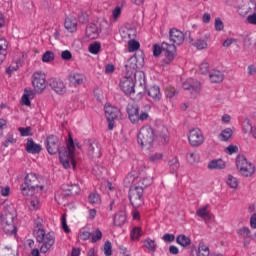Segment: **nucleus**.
I'll use <instances>...</instances> for the list:
<instances>
[{
    "instance_id": "nucleus-44",
    "label": "nucleus",
    "mask_w": 256,
    "mask_h": 256,
    "mask_svg": "<svg viewBox=\"0 0 256 256\" xmlns=\"http://www.w3.org/2000/svg\"><path fill=\"white\" fill-rule=\"evenodd\" d=\"M42 61L43 63H51V61H55V53H53V51H46L42 55Z\"/></svg>"
},
{
    "instance_id": "nucleus-38",
    "label": "nucleus",
    "mask_w": 256,
    "mask_h": 256,
    "mask_svg": "<svg viewBox=\"0 0 256 256\" xmlns=\"http://www.w3.org/2000/svg\"><path fill=\"white\" fill-rule=\"evenodd\" d=\"M233 137V129L231 128H225L221 131V133L218 136V139L220 141H229V138Z\"/></svg>"
},
{
    "instance_id": "nucleus-7",
    "label": "nucleus",
    "mask_w": 256,
    "mask_h": 256,
    "mask_svg": "<svg viewBox=\"0 0 256 256\" xmlns=\"http://www.w3.org/2000/svg\"><path fill=\"white\" fill-rule=\"evenodd\" d=\"M162 50L164 53V58L161 60L160 65L165 68L169 67L175 61V57L177 56V48L175 44H169L167 42H162Z\"/></svg>"
},
{
    "instance_id": "nucleus-14",
    "label": "nucleus",
    "mask_w": 256,
    "mask_h": 256,
    "mask_svg": "<svg viewBox=\"0 0 256 256\" xmlns=\"http://www.w3.org/2000/svg\"><path fill=\"white\" fill-rule=\"evenodd\" d=\"M135 78L136 76L127 75L120 81V89L125 95L135 93Z\"/></svg>"
},
{
    "instance_id": "nucleus-12",
    "label": "nucleus",
    "mask_w": 256,
    "mask_h": 256,
    "mask_svg": "<svg viewBox=\"0 0 256 256\" xmlns=\"http://www.w3.org/2000/svg\"><path fill=\"white\" fill-rule=\"evenodd\" d=\"M187 137L191 147H201V144L205 143V136L203 135V131L199 128L190 129Z\"/></svg>"
},
{
    "instance_id": "nucleus-40",
    "label": "nucleus",
    "mask_w": 256,
    "mask_h": 256,
    "mask_svg": "<svg viewBox=\"0 0 256 256\" xmlns=\"http://www.w3.org/2000/svg\"><path fill=\"white\" fill-rule=\"evenodd\" d=\"M226 185H228L230 189H237V187H239V179L233 175H228L226 179Z\"/></svg>"
},
{
    "instance_id": "nucleus-13",
    "label": "nucleus",
    "mask_w": 256,
    "mask_h": 256,
    "mask_svg": "<svg viewBox=\"0 0 256 256\" xmlns=\"http://www.w3.org/2000/svg\"><path fill=\"white\" fill-rule=\"evenodd\" d=\"M182 87L185 91H190L191 97L195 99L201 93V82L189 78L182 83Z\"/></svg>"
},
{
    "instance_id": "nucleus-4",
    "label": "nucleus",
    "mask_w": 256,
    "mask_h": 256,
    "mask_svg": "<svg viewBox=\"0 0 256 256\" xmlns=\"http://www.w3.org/2000/svg\"><path fill=\"white\" fill-rule=\"evenodd\" d=\"M137 143L144 151H151L155 143V130L149 125L140 128L137 134Z\"/></svg>"
},
{
    "instance_id": "nucleus-50",
    "label": "nucleus",
    "mask_w": 256,
    "mask_h": 256,
    "mask_svg": "<svg viewBox=\"0 0 256 256\" xmlns=\"http://www.w3.org/2000/svg\"><path fill=\"white\" fill-rule=\"evenodd\" d=\"M256 11V2L255 0H250L248 3V8L246 12L240 11V15H245L246 13H255Z\"/></svg>"
},
{
    "instance_id": "nucleus-8",
    "label": "nucleus",
    "mask_w": 256,
    "mask_h": 256,
    "mask_svg": "<svg viewBox=\"0 0 256 256\" xmlns=\"http://www.w3.org/2000/svg\"><path fill=\"white\" fill-rule=\"evenodd\" d=\"M236 167L242 177H251L255 173V165L243 155L236 157Z\"/></svg>"
},
{
    "instance_id": "nucleus-56",
    "label": "nucleus",
    "mask_w": 256,
    "mask_h": 256,
    "mask_svg": "<svg viewBox=\"0 0 256 256\" xmlns=\"http://www.w3.org/2000/svg\"><path fill=\"white\" fill-rule=\"evenodd\" d=\"M17 69H19V62L14 61L10 64L8 68H6V73H8V75H11V73H15Z\"/></svg>"
},
{
    "instance_id": "nucleus-17",
    "label": "nucleus",
    "mask_w": 256,
    "mask_h": 256,
    "mask_svg": "<svg viewBox=\"0 0 256 256\" xmlns=\"http://www.w3.org/2000/svg\"><path fill=\"white\" fill-rule=\"evenodd\" d=\"M46 149L50 155L59 153V138L54 135L48 136L46 139Z\"/></svg>"
},
{
    "instance_id": "nucleus-25",
    "label": "nucleus",
    "mask_w": 256,
    "mask_h": 256,
    "mask_svg": "<svg viewBox=\"0 0 256 256\" xmlns=\"http://www.w3.org/2000/svg\"><path fill=\"white\" fill-rule=\"evenodd\" d=\"M86 37L88 39H97L99 37V28L97 24H90L86 27Z\"/></svg>"
},
{
    "instance_id": "nucleus-55",
    "label": "nucleus",
    "mask_w": 256,
    "mask_h": 256,
    "mask_svg": "<svg viewBox=\"0 0 256 256\" xmlns=\"http://www.w3.org/2000/svg\"><path fill=\"white\" fill-rule=\"evenodd\" d=\"M0 195L2 197H9L11 195V187L9 185L0 186Z\"/></svg>"
},
{
    "instance_id": "nucleus-16",
    "label": "nucleus",
    "mask_w": 256,
    "mask_h": 256,
    "mask_svg": "<svg viewBox=\"0 0 256 256\" xmlns=\"http://www.w3.org/2000/svg\"><path fill=\"white\" fill-rule=\"evenodd\" d=\"M126 75H130L132 77H137V74L140 77H145V74L143 72H137V58L136 57H131L128 59L126 62Z\"/></svg>"
},
{
    "instance_id": "nucleus-47",
    "label": "nucleus",
    "mask_w": 256,
    "mask_h": 256,
    "mask_svg": "<svg viewBox=\"0 0 256 256\" xmlns=\"http://www.w3.org/2000/svg\"><path fill=\"white\" fill-rule=\"evenodd\" d=\"M121 13H123V8L116 6L112 11V21H118L119 17H121Z\"/></svg>"
},
{
    "instance_id": "nucleus-42",
    "label": "nucleus",
    "mask_w": 256,
    "mask_h": 256,
    "mask_svg": "<svg viewBox=\"0 0 256 256\" xmlns=\"http://www.w3.org/2000/svg\"><path fill=\"white\" fill-rule=\"evenodd\" d=\"M169 169L172 171V173H176L177 169H179V159L177 157H174L168 161Z\"/></svg>"
},
{
    "instance_id": "nucleus-33",
    "label": "nucleus",
    "mask_w": 256,
    "mask_h": 256,
    "mask_svg": "<svg viewBox=\"0 0 256 256\" xmlns=\"http://www.w3.org/2000/svg\"><path fill=\"white\" fill-rule=\"evenodd\" d=\"M143 245L150 253H155L157 251V242L151 238H146L143 240Z\"/></svg>"
},
{
    "instance_id": "nucleus-34",
    "label": "nucleus",
    "mask_w": 256,
    "mask_h": 256,
    "mask_svg": "<svg viewBox=\"0 0 256 256\" xmlns=\"http://www.w3.org/2000/svg\"><path fill=\"white\" fill-rule=\"evenodd\" d=\"M125 221H127V215H125V212H118L115 214L114 225H116V227L125 225Z\"/></svg>"
},
{
    "instance_id": "nucleus-2",
    "label": "nucleus",
    "mask_w": 256,
    "mask_h": 256,
    "mask_svg": "<svg viewBox=\"0 0 256 256\" xmlns=\"http://www.w3.org/2000/svg\"><path fill=\"white\" fill-rule=\"evenodd\" d=\"M137 181H139V177H137L136 172H130L124 179L125 185H132L129 190V199L131 205L136 209L144 203L143 186H137Z\"/></svg>"
},
{
    "instance_id": "nucleus-59",
    "label": "nucleus",
    "mask_w": 256,
    "mask_h": 256,
    "mask_svg": "<svg viewBox=\"0 0 256 256\" xmlns=\"http://www.w3.org/2000/svg\"><path fill=\"white\" fill-rule=\"evenodd\" d=\"M67 191L70 193V195H78V193L81 191V188L77 184L71 185Z\"/></svg>"
},
{
    "instance_id": "nucleus-52",
    "label": "nucleus",
    "mask_w": 256,
    "mask_h": 256,
    "mask_svg": "<svg viewBox=\"0 0 256 256\" xmlns=\"http://www.w3.org/2000/svg\"><path fill=\"white\" fill-rule=\"evenodd\" d=\"M101 51V44L100 43H93L89 45V52L92 53V55H97Z\"/></svg>"
},
{
    "instance_id": "nucleus-41",
    "label": "nucleus",
    "mask_w": 256,
    "mask_h": 256,
    "mask_svg": "<svg viewBox=\"0 0 256 256\" xmlns=\"http://www.w3.org/2000/svg\"><path fill=\"white\" fill-rule=\"evenodd\" d=\"M142 234L143 231L141 230V227H134L130 232V239L132 241H139V239H141Z\"/></svg>"
},
{
    "instance_id": "nucleus-46",
    "label": "nucleus",
    "mask_w": 256,
    "mask_h": 256,
    "mask_svg": "<svg viewBox=\"0 0 256 256\" xmlns=\"http://www.w3.org/2000/svg\"><path fill=\"white\" fill-rule=\"evenodd\" d=\"M177 93H179V92L177 91V89H175V87H173V86L166 87L165 95H166L167 99H173V97H175V95H177Z\"/></svg>"
},
{
    "instance_id": "nucleus-31",
    "label": "nucleus",
    "mask_w": 256,
    "mask_h": 256,
    "mask_svg": "<svg viewBox=\"0 0 256 256\" xmlns=\"http://www.w3.org/2000/svg\"><path fill=\"white\" fill-rule=\"evenodd\" d=\"M176 243L185 249L191 245V238L185 234H180L176 238Z\"/></svg>"
},
{
    "instance_id": "nucleus-11",
    "label": "nucleus",
    "mask_w": 256,
    "mask_h": 256,
    "mask_svg": "<svg viewBox=\"0 0 256 256\" xmlns=\"http://www.w3.org/2000/svg\"><path fill=\"white\" fill-rule=\"evenodd\" d=\"M104 113L108 121V129L110 131H113L115 127V119H117L119 115H121V111L119 110V108L112 106L111 104H105Z\"/></svg>"
},
{
    "instance_id": "nucleus-10",
    "label": "nucleus",
    "mask_w": 256,
    "mask_h": 256,
    "mask_svg": "<svg viewBox=\"0 0 256 256\" xmlns=\"http://www.w3.org/2000/svg\"><path fill=\"white\" fill-rule=\"evenodd\" d=\"M31 82L35 93H43V91H45L47 88L45 72H34L31 77Z\"/></svg>"
},
{
    "instance_id": "nucleus-9",
    "label": "nucleus",
    "mask_w": 256,
    "mask_h": 256,
    "mask_svg": "<svg viewBox=\"0 0 256 256\" xmlns=\"http://www.w3.org/2000/svg\"><path fill=\"white\" fill-rule=\"evenodd\" d=\"M0 227L6 235H17V226H15V216L8 213L5 216L0 212Z\"/></svg>"
},
{
    "instance_id": "nucleus-35",
    "label": "nucleus",
    "mask_w": 256,
    "mask_h": 256,
    "mask_svg": "<svg viewBox=\"0 0 256 256\" xmlns=\"http://www.w3.org/2000/svg\"><path fill=\"white\" fill-rule=\"evenodd\" d=\"M211 255V251L209 250V246L204 242H200L198 244V253L197 256H209Z\"/></svg>"
},
{
    "instance_id": "nucleus-63",
    "label": "nucleus",
    "mask_w": 256,
    "mask_h": 256,
    "mask_svg": "<svg viewBox=\"0 0 256 256\" xmlns=\"http://www.w3.org/2000/svg\"><path fill=\"white\" fill-rule=\"evenodd\" d=\"M1 256H11L13 255V249L11 247H4L0 250Z\"/></svg>"
},
{
    "instance_id": "nucleus-23",
    "label": "nucleus",
    "mask_w": 256,
    "mask_h": 256,
    "mask_svg": "<svg viewBox=\"0 0 256 256\" xmlns=\"http://www.w3.org/2000/svg\"><path fill=\"white\" fill-rule=\"evenodd\" d=\"M64 27L69 33H75L77 31V18L73 16L66 17Z\"/></svg>"
},
{
    "instance_id": "nucleus-45",
    "label": "nucleus",
    "mask_w": 256,
    "mask_h": 256,
    "mask_svg": "<svg viewBox=\"0 0 256 256\" xmlns=\"http://www.w3.org/2000/svg\"><path fill=\"white\" fill-rule=\"evenodd\" d=\"M161 145H166V143H169V134L167 133V128H163L162 133L158 137Z\"/></svg>"
},
{
    "instance_id": "nucleus-37",
    "label": "nucleus",
    "mask_w": 256,
    "mask_h": 256,
    "mask_svg": "<svg viewBox=\"0 0 256 256\" xmlns=\"http://www.w3.org/2000/svg\"><path fill=\"white\" fill-rule=\"evenodd\" d=\"M91 239V232L87 228H81L78 232V241H89Z\"/></svg>"
},
{
    "instance_id": "nucleus-36",
    "label": "nucleus",
    "mask_w": 256,
    "mask_h": 256,
    "mask_svg": "<svg viewBox=\"0 0 256 256\" xmlns=\"http://www.w3.org/2000/svg\"><path fill=\"white\" fill-rule=\"evenodd\" d=\"M187 161L190 165H197L201 161V156L197 152H189L187 154Z\"/></svg>"
},
{
    "instance_id": "nucleus-3",
    "label": "nucleus",
    "mask_w": 256,
    "mask_h": 256,
    "mask_svg": "<svg viewBox=\"0 0 256 256\" xmlns=\"http://www.w3.org/2000/svg\"><path fill=\"white\" fill-rule=\"evenodd\" d=\"M37 174L29 173L25 176L24 183L21 185V193L25 196L33 197V195H41L44 186L39 185Z\"/></svg>"
},
{
    "instance_id": "nucleus-43",
    "label": "nucleus",
    "mask_w": 256,
    "mask_h": 256,
    "mask_svg": "<svg viewBox=\"0 0 256 256\" xmlns=\"http://www.w3.org/2000/svg\"><path fill=\"white\" fill-rule=\"evenodd\" d=\"M88 201L92 205H99V203H101V196L95 192H92L88 197Z\"/></svg>"
},
{
    "instance_id": "nucleus-64",
    "label": "nucleus",
    "mask_w": 256,
    "mask_h": 256,
    "mask_svg": "<svg viewBox=\"0 0 256 256\" xmlns=\"http://www.w3.org/2000/svg\"><path fill=\"white\" fill-rule=\"evenodd\" d=\"M247 22L250 25H256V13L250 14L247 16Z\"/></svg>"
},
{
    "instance_id": "nucleus-57",
    "label": "nucleus",
    "mask_w": 256,
    "mask_h": 256,
    "mask_svg": "<svg viewBox=\"0 0 256 256\" xmlns=\"http://www.w3.org/2000/svg\"><path fill=\"white\" fill-rule=\"evenodd\" d=\"M18 131H19L21 137H30V135H32L31 127H26V128L20 127V128H18Z\"/></svg>"
},
{
    "instance_id": "nucleus-18",
    "label": "nucleus",
    "mask_w": 256,
    "mask_h": 256,
    "mask_svg": "<svg viewBox=\"0 0 256 256\" xmlns=\"http://www.w3.org/2000/svg\"><path fill=\"white\" fill-rule=\"evenodd\" d=\"M169 35L170 41L175 45H181L185 41V34L176 28L171 29Z\"/></svg>"
},
{
    "instance_id": "nucleus-51",
    "label": "nucleus",
    "mask_w": 256,
    "mask_h": 256,
    "mask_svg": "<svg viewBox=\"0 0 256 256\" xmlns=\"http://www.w3.org/2000/svg\"><path fill=\"white\" fill-rule=\"evenodd\" d=\"M139 47H141V45L136 40H130L128 42V51L130 53H133V51H137V49H139Z\"/></svg>"
},
{
    "instance_id": "nucleus-27",
    "label": "nucleus",
    "mask_w": 256,
    "mask_h": 256,
    "mask_svg": "<svg viewBox=\"0 0 256 256\" xmlns=\"http://www.w3.org/2000/svg\"><path fill=\"white\" fill-rule=\"evenodd\" d=\"M148 96L150 97V99L154 100V101H161V89L159 88V86H152L148 89L147 92Z\"/></svg>"
},
{
    "instance_id": "nucleus-49",
    "label": "nucleus",
    "mask_w": 256,
    "mask_h": 256,
    "mask_svg": "<svg viewBox=\"0 0 256 256\" xmlns=\"http://www.w3.org/2000/svg\"><path fill=\"white\" fill-rule=\"evenodd\" d=\"M136 183H138V186L140 187H149V185H151V183H153V178L151 177H146V178H143L142 180H140L138 178V180L136 181Z\"/></svg>"
},
{
    "instance_id": "nucleus-61",
    "label": "nucleus",
    "mask_w": 256,
    "mask_h": 256,
    "mask_svg": "<svg viewBox=\"0 0 256 256\" xmlns=\"http://www.w3.org/2000/svg\"><path fill=\"white\" fill-rule=\"evenodd\" d=\"M72 58H73V54H71V51L69 50L62 51L61 59H63V61H71Z\"/></svg>"
},
{
    "instance_id": "nucleus-24",
    "label": "nucleus",
    "mask_w": 256,
    "mask_h": 256,
    "mask_svg": "<svg viewBox=\"0 0 256 256\" xmlns=\"http://www.w3.org/2000/svg\"><path fill=\"white\" fill-rule=\"evenodd\" d=\"M26 151L32 155H37V153H41V145L35 143L33 139H28L26 143Z\"/></svg>"
},
{
    "instance_id": "nucleus-53",
    "label": "nucleus",
    "mask_w": 256,
    "mask_h": 256,
    "mask_svg": "<svg viewBox=\"0 0 256 256\" xmlns=\"http://www.w3.org/2000/svg\"><path fill=\"white\" fill-rule=\"evenodd\" d=\"M154 57H160L161 53H163V44H154L152 47Z\"/></svg>"
},
{
    "instance_id": "nucleus-26",
    "label": "nucleus",
    "mask_w": 256,
    "mask_h": 256,
    "mask_svg": "<svg viewBox=\"0 0 256 256\" xmlns=\"http://www.w3.org/2000/svg\"><path fill=\"white\" fill-rule=\"evenodd\" d=\"M196 215L200 217V219H203V221H208L211 219V213L209 212V206H201L196 210Z\"/></svg>"
},
{
    "instance_id": "nucleus-30",
    "label": "nucleus",
    "mask_w": 256,
    "mask_h": 256,
    "mask_svg": "<svg viewBox=\"0 0 256 256\" xmlns=\"http://www.w3.org/2000/svg\"><path fill=\"white\" fill-rule=\"evenodd\" d=\"M28 209L30 211H39L41 209V200H39L38 196H32L28 201Z\"/></svg>"
},
{
    "instance_id": "nucleus-62",
    "label": "nucleus",
    "mask_w": 256,
    "mask_h": 256,
    "mask_svg": "<svg viewBox=\"0 0 256 256\" xmlns=\"http://www.w3.org/2000/svg\"><path fill=\"white\" fill-rule=\"evenodd\" d=\"M162 239L165 243H173L175 241V234H164Z\"/></svg>"
},
{
    "instance_id": "nucleus-54",
    "label": "nucleus",
    "mask_w": 256,
    "mask_h": 256,
    "mask_svg": "<svg viewBox=\"0 0 256 256\" xmlns=\"http://www.w3.org/2000/svg\"><path fill=\"white\" fill-rule=\"evenodd\" d=\"M214 29L215 31H223V29H225V24L221 18H215Z\"/></svg>"
},
{
    "instance_id": "nucleus-21",
    "label": "nucleus",
    "mask_w": 256,
    "mask_h": 256,
    "mask_svg": "<svg viewBox=\"0 0 256 256\" xmlns=\"http://www.w3.org/2000/svg\"><path fill=\"white\" fill-rule=\"evenodd\" d=\"M68 80L70 81L71 85L78 87V85H83V83H85V75L79 72H72L69 74Z\"/></svg>"
},
{
    "instance_id": "nucleus-58",
    "label": "nucleus",
    "mask_w": 256,
    "mask_h": 256,
    "mask_svg": "<svg viewBox=\"0 0 256 256\" xmlns=\"http://www.w3.org/2000/svg\"><path fill=\"white\" fill-rule=\"evenodd\" d=\"M113 246L111 245V243L109 241H106L104 244V254L106 256H111L113 255Z\"/></svg>"
},
{
    "instance_id": "nucleus-29",
    "label": "nucleus",
    "mask_w": 256,
    "mask_h": 256,
    "mask_svg": "<svg viewBox=\"0 0 256 256\" xmlns=\"http://www.w3.org/2000/svg\"><path fill=\"white\" fill-rule=\"evenodd\" d=\"M211 83H221L225 79L223 72L219 70H212L209 74Z\"/></svg>"
},
{
    "instance_id": "nucleus-15",
    "label": "nucleus",
    "mask_w": 256,
    "mask_h": 256,
    "mask_svg": "<svg viewBox=\"0 0 256 256\" xmlns=\"http://www.w3.org/2000/svg\"><path fill=\"white\" fill-rule=\"evenodd\" d=\"M211 39V34L206 33L198 36L195 40H191V44L193 47H196L198 51H203V49H207L209 47V41Z\"/></svg>"
},
{
    "instance_id": "nucleus-6",
    "label": "nucleus",
    "mask_w": 256,
    "mask_h": 256,
    "mask_svg": "<svg viewBox=\"0 0 256 256\" xmlns=\"http://www.w3.org/2000/svg\"><path fill=\"white\" fill-rule=\"evenodd\" d=\"M36 241L41 244L40 246V253H47L51 251L53 245H55V235L50 232H45L44 229H37L34 232Z\"/></svg>"
},
{
    "instance_id": "nucleus-5",
    "label": "nucleus",
    "mask_w": 256,
    "mask_h": 256,
    "mask_svg": "<svg viewBox=\"0 0 256 256\" xmlns=\"http://www.w3.org/2000/svg\"><path fill=\"white\" fill-rule=\"evenodd\" d=\"M151 111V105L146 104L139 113V106L137 104H129L127 106L128 118L131 123H139V121L149 120V112Z\"/></svg>"
},
{
    "instance_id": "nucleus-48",
    "label": "nucleus",
    "mask_w": 256,
    "mask_h": 256,
    "mask_svg": "<svg viewBox=\"0 0 256 256\" xmlns=\"http://www.w3.org/2000/svg\"><path fill=\"white\" fill-rule=\"evenodd\" d=\"M238 235H240V237H242L243 239H249V237L251 236V230L249 229V227H242L238 230Z\"/></svg>"
},
{
    "instance_id": "nucleus-22",
    "label": "nucleus",
    "mask_w": 256,
    "mask_h": 256,
    "mask_svg": "<svg viewBox=\"0 0 256 256\" xmlns=\"http://www.w3.org/2000/svg\"><path fill=\"white\" fill-rule=\"evenodd\" d=\"M226 164L223 159H214L208 162L207 169L210 171H219L221 169H225Z\"/></svg>"
},
{
    "instance_id": "nucleus-32",
    "label": "nucleus",
    "mask_w": 256,
    "mask_h": 256,
    "mask_svg": "<svg viewBox=\"0 0 256 256\" xmlns=\"http://www.w3.org/2000/svg\"><path fill=\"white\" fill-rule=\"evenodd\" d=\"M164 158L165 155L163 154V152H154L148 156L150 163H154V165H159V163H161Z\"/></svg>"
},
{
    "instance_id": "nucleus-28",
    "label": "nucleus",
    "mask_w": 256,
    "mask_h": 256,
    "mask_svg": "<svg viewBox=\"0 0 256 256\" xmlns=\"http://www.w3.org/2000/svg\"><path fill=\"white\" fill-rule=\"evenodd\" d=\"M85 147L89 157H95V155L99 156V153H101V149L99 148V145L95 142L88 143Z\"/></svg>"
},
{
    "instance_id": "nucleus-60",
    "label": "nucleus",
    "mask_w": 256,
    "mask_h": 256,
    "mask_svg": "<svg viewBox=\"0 0 256 256\" xmlns=\"http://www.w3.org/2000/svg\"><path fill=\"white\" fill-rule=\"evenodd\" d=\"M199 73H201L202 75L209 73V63H201L199 66Z\"/></svg>"
},
{
    "instance_id": "nucleus-19",
    "label": "nucleus",
    "mask_w": 256,
    "mask_h": 256,
    "mask_svg": "<svg viewBox=\"0 0 256 256\" xmlns=\"http://www.w3.org/2000/svg\"><path fill=\"white\" fill-rule=\"evenodd\" d=\"M33 99H35V91L31 88H25L20 101L21 105L31 107V101H33Z\"/></svg>"
},
{
    "instance_id": "nucleus-39",
    "label": "nucleus",
    "mask_w": 256,
    "mask_h": 256,
    "mask_svg": "<svg viewBox=\"0 0 256 256\" xmlns=\"http://www.w3.org/2000/svg\"><path fill=\"white\" fill-rule=\"evenodd\" d=\"M91 243H98L103 239V232L99 228H96L93 232H90Z\"/></svg>"
},
{
    "instance_id": "nucleus-1",
    "label": "nucleus",
    "mask_w": 256,
    "mask_h": 256,
    "mask_svg": "<svg viewBox=\"0 0 256 256\" xmlns=\"http://www.w3.org/2000/svg\"><path fill=\"white\" fill-rule=\"evenodd\" d=\"M81 149V144L77 140L73 141L71 135H69L67 141V148L59 151L60 163L63 165L64 169H69V167H77V152L75 149Z\"/></svg>"
},
{
    "instance_id": "nucleus-20",
    "label": "nucleus",
    "mask_w": 256,
    "mask_h": 256,
    "mask_svg": "<svg viewBox=\"0 0 256 256\" xmlns=\"http://www.w3.org/2000/svg\"><path fill=\"white\" fill-rule=\"evenodd\" d=\"M50 87L57 95H65L67 93V86L63 80L55 79L51 82Z\"/></svg>"
}]
</instances>
